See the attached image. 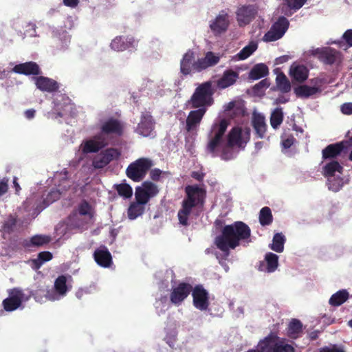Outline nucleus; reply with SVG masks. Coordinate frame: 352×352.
Returning <instances> with one entry per match:
<instances>
[{"instance_id": "obj_1", "label": "nucleus", "mask_w": 352, "mask_h": 352, "mask_svg": "<svg viewBox=\"0 0 352 352\" xmlns=\"http://www.w3.org/2000/svg\"><path fill=\"white\" fill-rule=\"evenodd\" d=\"M228 125V122L225 119L214 123L209 134L207 145V151L212 156H219L224 160L234 158L237 153L236 147L243 148L249 141L250 135L249 129L235 127L226 140L223 135Z\"/></svg>"}, {"instance_id": "obj_2", "label": "nucleus", "mask_w": 352, "mask_h": 352, "mask_svg": "<svg viewBox=\"0 0 352 352\" xmlns=\"http://www.w3.org/2000/svg\"><path fill=\"white\" fill-rule=\"evenodd\" d=\"M250 229L242 221L226 226L221 234L214 239V244L219 249L225 257L229 255L230 250H233L241 243H248L250 240Z\"/></svg>"}, {"instance_id": "obj_3", "label": "nucleus", "mask_w": 352, "mask_h": 352, "mask_svg": "<svg viewBox=\"0 0 352 352\" xmlns=\"http://www.w3.org/2000/svg\"><path fill=\"white\" fill-rule=\"evenodd\" d=\"M187 198L183 201L182 208L178 212L177 216L179 224L186 226L189 225V217L192 208L202 204L206 195L205 190L197 186H189L186 188Z\"/></svg>"}, {"instance_id": "obj_4", "label": "nucleus", "mask_w": 352, "mask_h": 352, "mask_svg": "<svg viewBox=\"0 0 352 352\" xmlns=\"http://www.w3.org/2000/svg\"><path fill=\"white\" fill-rule=\"evenodd\" d=\"M67 278L65 276H58L54 281V287L46 292L39 289L32 293L36 301L43 302L45 300L50 301L59 300L64 298L71 287L67 284Z\"/></svg>"}, {"instance_id": "obj_5", "label": "nucleus", "mask_w": 352, "mask_h": 352, "mask_svg": "<svg viewBox=\"0 0 352 352\" xmlns=\"http://www.w3.org/2000/svg\"><path fill=\"white\" fill-rule=\"evenodd\" d=\"M323 174L327 178V185L329 190L333 192L339 191L347 182V179L343 177V167L336 160L323 161Z\"/></svg>"}, {"instance_id": "obj_6", "label": "nucleus", "mask_w": 352, "mask_h": 352, "mask_svg": "<svg viewBox=\"0 0 352 352\" xmlns=\"http://www.w3.org/2000/svg\"><path fill=\"white\" fill-rule=\"evenodd\" d=\"M214 90L211 81L205 82L199 85L192 94L190 102L194 108H207L213 103L212 96Z\"/></svg>"}, {"instance_id": "obj_7", "label": "nucleus", "mask_w": 352, "mask_h": 352, "mask_svg": "<svg viewBox=\"0 0 352 352\" xmlns=\"http://www.w3.org/2000/svg\"><path fill=\"white\" fill-rule=\"evenodd\" d=\"M53 179L55 184L59 182L58 188L52 189L51 191L47 193L45 197L43 198L42 206H36V209L39 211L43 210L50 204L59 199L60 195L70 186L71 182L67 179L66 171L56 173Z\"/></svg>"}, {"instance_id": "obj_8", "label": "nucleus", "mask_w": 352, "mask_h": 352, "mask_svg": "<svg viewBox=\"0 0 352 352\" xmlns=\"http://www.w3.org/2000/svg\"><path fill=\"white\" fill-rule=\"evenodd\" d=\"M153 165V162L151 160L140 158L127 167L126 170V175L134 182H140Z\"/></svg>"}, {"instance_id": "obj_9", "label": "nucleus", "mask_w": 352, "mask_h": 352, "mask_svg": "<svg viewBox=\"0 0 352 352\" xmlns=\"http://www.w3.org/2000/svg\"><path fill=\"white\" fill-rule=\"evenodd\" d=\"M93 215L94 210L91 206L87 202L82 201L79 204L70 221L75 227L82 229L91 221Z\"/></svg>"}, {"instance_id": "obj_10", "label": "nucleus", "mask_w": 352, "mask_h": 352, "mask_svg": "<svg viewBox=\"0 0 352 352\" xmlns=\"http://www.w3.org/2000/svg\"><path fill=\"white\" fill-rule=\"evenodd\" d=\"M31 295L25 294L24 292L19 288H14L8 291V297L3 300V306L6 311H13L21 307L23 302L29 300Z\"/></svg>"}, {"instance_id": "obj_11", "label": "nucleus", "mask_w": 352, "mask_h": 352, "mask_svg": "<svg viewBox=\"0 0 352 352\" xmlns=\"http://www.w3.org/2000/svg\"><path fill=\"white\" fill-rule=\"evenodd\" d=\"M107 144V138L98 133L91 138L84 140L79 146V151L82 154L97 153Z\"/></svg>"}, {"instance_id": "obj_12", "label": "nucleus", "mask_w": 352, "mask_h": 352, "mask_svg": "<svg viewBox=\"0 0 352 352\" xmlns=\"http://www.w3.org/2000/svg\"><path fill=\"white\" fill-rule=\"evenodd\" d=\"M289 24V21L285 17H280L265 34L263 40L265 42H272L280 39L287 30Z\"/></svg>"}, {"instance_id": "obj_13", "label": "nucleus", "mask_w": 352, "mask_h": 352, "mask_svg": "<svg viewBox=\"0 0 352 352\" xmlns=\"http://www.w3.org/2000/svg\"><path fill=\"white\" fill-rule=\"evenodd\" d=\"M310 85H300L295 88L294 92L298 97L307 98L322 91L323 80L318 78H315L309 81Z\"/></svg>"}, {"instance_id": "obj_14", "label": "nucleus", "mask_w": 352, "mask_h": 352, "mask_svg": "<svg viewBox=\"0 0 352 352\" xmlns=\"http://www.w3.org/2000/svg\"><path fill=\"white\" fill-rule=\"evenodd\" d=\"M98 126L100 129V135L107 138L109 143V135L111 134L121 135L122 133V126L119 121L113 118H100Z\"/></svg>"}, {"instance_id": "obj_15", "label": "nucleus", "mask_w": 352, "mask_h": 352, "mask_svg": "<svg viewBox=\"0 0 352 352\" xmlns=\"http://www.w3.org/2000/svg\"><path fill=\"white\" fill-rule=\"evenodd\" d=\"M309 53L316 56L325 64L331 65L337 63L341 60L340 53L331 47L312 49L309 51Z\"/></svg>"}, {"instance_id": "obj_16", "label": "nucleus", "mask_w": 352, "mask_h": 352, "mask_svg": "<svg viewBox=\"0 0 352 352\" xmlns=\"http://www.w3.org/2000/svg\"><path fill=\"white\" fill-rule=\"evenodd\" d=\"M158 192V188L155 184L151 182H144L140 186L135 188V197L136 200L146 204Z\"/></svg>"}, {"instance_id": "obj_17", "label": "nucleus", "mask_w": 352, "mask_h": 352, "mask_svg": "<svg viewBox=\"0 0 352 352\" xmlns=\"http://www.w3.org/2000/svg\"><path fill=\"white\" fill-rule=\"evenodd\" d=\"M230 25V16L227 11L221 10L209 22V28L214 35H220L224 33Z\"/></svg>"}, {"instance_id": "obj_18", "label": "nucleus", "mask_w": 352, "mask_h": 352, "mask_svg": "<svg viewBox=\"0 0 352 352\" xmlns=\"http://www.w3.org/2000/svg\"><path fill=\"white\" fill-rule=\"evenodd\" d=\"M120 155V152L118 149L113 148H107L94 157L92 164L96 168H102L111 161L117 160Z\"/></svg>"}, {"instance_id": "obj_19", "label": "nucleus", "mask_w": 352, "mask_h": 352, "mask_svg": "<svg viewBox=\"0 0 352 352\" xmlns=\"http://www.w3.org/2000/svg\"><path fill=\"white\" fill-rule=\"evenodd\" d=\"M257 14V8L253 5L241 6L236 12V21L240 27L250 23Z\"/></svg>"}, {"instance_id": "obj_20", "label": "nucleus", "mask_w": 352, "mask_h": 352, "mask_svg": "<svg viewBox=\"0 0 352 352\" xmlns=\"http://www.w3.org/2000/svg\"><path fill=\"white\" fill-rule=\"evenodd\" d=\"M191 292L194 306L199 310H206L210 304L208 292L201 285H197Z\"/></svg>"}, {"instance_id": "obj_21", "label": "nucleus", "mask_w": 352, "mask_h": 352, "mask_svg": "<svg viewBox=\"0 0 352 352\" xmlns=\"http://www.w3.org/2000/svg\"><path fill=\"white\" fill-rule=\"evenodd\" d=\"M270 352H294V347L274 333L267 336Z\"/></svg>"}, {"instance_id": "obj_22", "label": "nucleus", "mask_w": 352, "mask_h": 352, "mask_svg": "<svg viewBox=\"0 0 352 352\" xmlns=\"http://www.w3.org/2000/svg\"><path fill=\"white\" fill-rule=\"evenodd\" d=\"M221 55L212 52H207L204 56L195 61V68L196 72H202L209 67L215 66L219 63Z\"/></svg>"}, {"instance_id": "obj_23", "label": "nucleus", "mask_w": 352, "mask_h": 352, "mask_svg": "<svg viewBox=\"0 0 352 352\" xmlns=\"http://www.w3.org/2000/svg\"><path fill=\"white\" fill-rule=\"evenodd\" d=\"M154 121L150 113L148 112L142 113L135 131L142 136H150L152 135V132L154 129Z\"/></svg>"}, {"instance_id": "obj_24", "label": "nucleus", "mask_w": 352, "mask_h": 352, "mask_svg": "<svg viewBox=\"0 0 352 352\" xmlns=\"http://www.w3.org/2000/svg\"><path fill=\"white\" fill-rule=\"evenodd\" d=\"M192 291V286L186 283H180L173 289L170 301L176 305H180Z\"/></svg>"}, {"instance_id": "obj_25", "label": "nucleus", "mask_w": 352, "mask_h": 352, "mask_svg": "<svg viewBox=\"0 0 352 352\" xmlns=\"http://www.w3.org/2000/svg\"><path fill=\"white\" fill-rule=\"evenodd\" d=\"M136 41L131 36H118L111 42V48L117 52L124 51L131 47H135Z\"/></svg>"}, {"instance_id": "obj_26", "label": "nucleus", "mask_w": 352, "mask_h": 352, "mask_svg": "<svg viewBox=\"0 0 352 352\" xmlns=\"http://www.w3.org/2000/svg\"><path fill=\"white\" fill-rule=\"evenodd\" d=\"M278 267V256L272 252H267L264 260L258 266V270L266 273L274 272Z\"/></svg>"}, {"instance_id": "obj_27", "label": "nucleus", "mask_w": 352, "mask_h": 352, "mask_svg": "<svg viewBox=\"0 0 352 352\" xmlns=\"http://www.w3.org/2000/svg\"><path fill=\"white\" fill-rule=\"evenodd\" d=\"M195 52L192 50H188L183 56L180 61V71L184 75H188L191 72H195Z\"/></svg>"}, {"instance_id": "obj_28", "label": "nucleus", "mask_w": 352, "mask_h": 352, "mask_svg": "<svg viewBox=\"0 0 352 352\" xmlns=\"http://www.w3.org/2000/svg\"><path fill=\"white\" fill-rule=\"evenodd\" d=\"M206 113V108H201L197 110L191 111L186 119V129L188 132H195L197 131L200 122Z\"/></svg>"}, {"instance_id": "obj_29", "label": "nucleus", "mask_w": 352, "mask_h": 352, "mask_svg": "<svg viewBox=\"0 0 352 352\" xmlns=\"http://www.w3.org/2000/svg\"><path fill=\"white\" fill-rule=\"evenodd\" d=\"M289 75L294 80L300 82L308 78L309 70L305 65L295 63L290 67Z\"/></svg>"}, {"instance_id": "obj_30", "label": "nucleus", "mask_w": 352, "mask_h": 352, "mask_svg": "<svg viewBox=\"0 0 352 352\" xmlns=\"http://www.w3.org/2000/svg\"><path fill=\"white\" fill-rule=\"evenodd\" d=\"M94 259L99 265L104 267H109L112 261L111 255L104 246H101L95 251Z\"/></svg>"}, {"instance_id": "obj_31", "label": "nucleus", "mask_w": 352, "mask_h": 352, "mask_svg": "<svg viewBox=\"0 0 352 352\" xmlns=\"http://www.w3.org/2000/svg\"><path fill=\"white\" fill-rule=\"evenodd\" d=\"M239 78V74L229 69L223 72L222 76L217 80V85L219 89H226L235 83Z\"/></svg>"}, {"instance_id": "obj_32", "label": "nucleus", "mask_w": 352, "mask_h": 352, "mask_svg": "<svg viewBox=\"0 0 352 352\" xmlns=\"http://www.w3.org/2000/svg\"><path fill=\"white\" fill-rule=\"evenodd\" d=\"M12 72L20 74L36 75L39 73V67L34 62H28L15 65Z\"/></svg>"}, {"instance_id": "obj_33", "label": "nucleus", "mask_w": 352, "mask_h": 352, "mask_svg": "<svg viewBox=\"0 0 352 352\" xmlns=\"http://www.w3.org/2000/svg\"><path fill=\"white\" fill-rule=\"evenodd\" d=\"M344 147L343 142L329 145L322 150V157L324 161H326V160H333V158L339 155Z\"/></svg>"}, {"instance_id": "obj_34", "label": "nucleus", "mask_w": 352, "mask_h": 352, "mask_svg": "<svg viewBox=\"0 0 352 352\" xmlns=\"http://www.w3.org/2000/svg\"><path fill=\"white\" fill-rule=\"evenodd\" d=\"M35 84L38 89L43 91L52 92L58 89L57 82L46 77L35 78Z\"/></svg>"}, {"instance_id": "obj_35", "label": "nucleus", "mask_w": 352, "mask_h": 352, "mask_svg": "<svg viewBox=\"0 0 352 352\" xmlns=\"http://www.w3.org/2000/svg\"><path fill=\"white\" fill-rule=\"evenodd\" d=\"M252 124L258 136L260 138H264L267 127L265 117L261 113H254Z\"/></svg>"}, {"instance_id": "obj_36", "label": "nucleus", "mask_w": 352, "mask_h": 352, "mask_svg": "<svg viewBox=\"0 0 352 352\" xmlns=\"http://www.w3.org/2000/svg\"><path fill=\"white\" fill-rule=\"evenodd\" d=\"M258 48V44L255 41H251L245 46L239 53L234 55L232 60L234 61L245 60L250 57Z\"/></svg>"}, {"instance_id": "obj_37", "label": "nucleus", "mask_w": 352, "mask_h": 352, "mask_svg": "<svg viewBox=\"0 0 352 352\" xmlns=\"http://www.w3.org/2000/svg\"><path fill=\"white\" fill-rule=\"evenodd\" d=\"M268 74V68L263 63L255 65L250 72L249 77L252 80H258L265 77Z\"/></svg>"}, {"instance_id": "obj_38", "label": "nucleus", "mask_w": 352, "mask_h": 352, "mask_svg": "<svg viewBox=\"0 0 352 352\" xmlns=\"http://www.w3.org/2000/svg\"><path fill=\"white\" fill-rule=\"evenodd\" d=\"M50 237L47 235H35L30 240L24 241V246L26 248L39 247L50 242Z\"/></svg>"}, {"instance_id": "obj_39", "label": "nucleus", "mask_w": 352, "mask_h": 352, "mask_svg": "<svg viewBox=\"0 0 352 352\" xmlns=\"http://www.w3.org/2000/svg\"><path fill=\"white\" fill-rule=\"evenodd\" d=\"M145 204L141 203L139 200L131 204L128 209V217L131 220H134L142 215L144 211Z\"/></svg>"}, {"instance_id": "obj_40", "label": "nucleus", "mask_w": 352, "mask_h": 352, "mask_svg": "<svg viewBox=\"0 0 352 352\" xmlns=\"http://www.w3.org/2000/svg\"><path fill=\"white\" fill-rule=\"evenodd\" d=\"M285 241V235L282 233H276L273 237L272 243L269 246L274 252L281 253L284 250Z\"/></svg>"}, {"instance_id": "obj_41", "label": "nucleus", "mask_w": 352, "mask_h": 352, "mask_svg": "<svg viewBox=\"0 0 352 352\" xmlns=\"http://www.w3.org/2000/svg\"><path fill=\"white\" fill-rule=\"evenodd\" d=\"M348 298V292L346 289H341L331 296L329 302L332 306H340L343 304Z\"/></svg>"}, {"instance_id": "obj_42", "label": "nucleus", "mask_w": 352, "mask_h": 352, "mask_svg": "<svg viewBox=\"0 0 352 352\" xmlns=\"http://www.w3.org/2000/svg\"><path fill=\"white\" fill-rule=\"evenodd\" d=\"M52 258V254L50 252H42L38 254L36 258L32 261V267L34 269H38L44 263L50 261Z\"/></svg>"}, {"instance_id": "obj_43", "label": "nucleus", "mask_w": 352, "mask_h": 352, "mask_svg": "<svg viewBox=\"0 0 352 352\" xmlns=\"http://www.w3.org/2000/svg\"><path fill=\"white\" fill-rule=\"evenodd\" d=\"M276 82L278 89L282 92L287 93L291 89L290 82L284 74H278L276 78Z\"/></svg>"}, {"instance_id": "obj_44", "label": "nucleus", "mask_w": 352, "mask_h": 352, "mask_svg": "<svg viewBox=\"0 0 352 352\" xmlns=\"http://www.w3.org/2000/svg\"><path fill=\"white\" fill-rule=\"evenodd\" d=\"M283 113L281 108H276L270 117V124L274 129H277L283 122Z\"/></svg>"}, {"instance_id": "obj_45", "label": "nucleus", "mask_w": 352, "mask_h": 352, "mask_svg": "<svg viewBox=\"0 0 352 352\" xmlns=\"http://www.w3.org/2000/svg\"><path fill=\"white\" fill-rule=\"evenodd\" d=\"M302 331V324L298 320H292L288 327V334L292 338H296Z\"/></svg>"}, {"instance_id": "obj_46", "label": "nucleus", "mask_w": 352, "mask_h": 352, "mask_svg": "<svg viewBox=\"0 0 352 352\" xmlns=\"http://www.w3.org/2000/svg\"><path fill=\"white\" fill-rule=\"evenodd\" d=\"M115 188L118 195L124 199L131 197L133 195V190L130 185L126 183H122L115 186Z\"/></svg>"}, {"instance_id": "obj_47", "label": "nucleus", "mask_w": 352, "mask_h": 352, "mask_svg": "<svg viewBox=\"0 0 352 352\" xmlns=\"http://www.w3.org/2000/svg\"><path fill=\"white\" fill-rule=\"evenodd\" d=\"M259 221L262 226L269 225L272 221V212L270 208H263L259 214Z\"/></svg>"}, {"instance_id": "obj_48", "label": "nucleus", "mask_w": 352, "mask_h": 352, "mask_svg": "<svg viewBox=\"0 0 352 352\" xmlns=\"http://www.w3.org/2000/svg\"><path fill=\"white\" fill-rule=\"evenodd\" d=\"M307 0H284V5L289 10L296 12L301 8Z\"/></svg>"}, {"instance_id": "obj_49", "label": "nucleus", "mask_w": 352, "mask_h": 352, "mask_svg": "<svg viewBox=\"0 0 352 352\" xmlns=\"http://www.w3.org/2000/svg\"><path fill=\"white\" fill-rule=\"evenodd\" d=\"M69 107L68 105H65L63 107L56 102H54V108L52 113H49V116L53 119H57L58 117H63L65 114L66 109Z\"/></svg>"}, {"instance_id": "obj_50", "label": "nucleus", "mask_w": 352, "mask_h": 352, "mask_svg": "<svg viewBox=\"0 0 352 352\" xmlns=\"http://www.w3.org/2000/svg\"><path fill=\"white\" fill-rule=\"evenodd\" d=\"M247 352H270V346H268L267 337L261 340L255 349L249 350Z\"/></svg>"}, {"instance_id": "obj_51", "label": "nucleus", "mask_w": 352, "mask_h": 352, "mask_svg": "<svg viewBox=\"0 0 352 352\" xmlns=\"http://www.w3.org/2000/svg\"><path fill=\"white\" fill-rule=\"evenodd\" d=\"M16 225V219L12 217H9L4 223L3 230L4 232H10L13 230Z\"/></svg>"}, {"instance_id": "obj_52", "label": "nucleus", "mask_w": 352, "mask_h": 352, "mask_svg": "<svg viewBox=\"0 0 352 352\" xmlns=\"http://www.w3.org/2000/svg\"><path fill=\"white\" fill-rule=\"evenodd\" d=\"M166 298H162L160 300L156 301V302L155 304V309H157L159 315L160 314L166 311V309H167V305H166Z\"/></svg>"}, {"instance_id": "obj_53", "label": "nucleus", "mask_w": 352, "mask_h": 352, "mask_svg": "<svg viewBox=\"0 0 352 352\" xmlns=\"http://www.w3.org/2000/svg\"><path fill=\"white\" fill-rule=\"evenodd\" d=\"M294 142V138L292 135H284L282 137V145L284 148H289Z\"/></svg>"}, {"instance_id": "obj_54", "label": "nucleus", "mask_w": 352, "mask_h": 352, "mask_svg": "<svg viewBox=\"0 0 352 352\" xmlns=\"http://www.w3.org/2000/svg\"><path fill=\"white\" fill-rule=\"evenodd\" d=\"M269 86V83L266 80H263L254 87V91L256 93L262 92L263 90L267 89Z\"/></svg>"}, {"instance_id": "obj_55", "label": "nucleus", "mask_w": 352, "mask_h": 352, "mask_svg": "<svg viewBox=\"0 0 352 352\" xmlns=\"http://www.w3.org/2000/svg\"><path fill=\"white\" fill-rule=\"evenodd\" d=\"M342 38L349 47L352 46V30H346L344 33Z\"/></svg>"}, {"instance_id": "obj_56", "label": "nucleus", "mask_w": 352, "mask_h": 352, "mask_svg": "<svg viewBox=\"0 0 352 352\" xmlns=\"http://www.w3.org/2000/svg\"><path fill=\"white\" fill-rule=\"evenodd\" d=\"M91 292V287L80 288L76 293V296L78 299H81L85 294H90Z\"/></svg>"}, {"instance_id": "obj_57", "label": "nucleus", "mask_w": 352, "mask_h": 352, "mask_svg": "<svg viewBox=\"0 0 352 352\" xmlns=\"http://www.w3.org/2000/svg\"><path fill=\"white\" fill-rule=\"evenodd\" d=\"M341 111L344 114H352V102L344 103L341 106Z\"/></svg>"}, {"instance_id": "obj_58", "label": "nucleus", "mask_w": 352, "mask_h": 352, "mask_svg": "<svg viewBox=\"0 0 352 352\" xmlns=\"http://www.w3.org/2000/svg\"><path fill=\"white\" fill-rule=\"evenodd\" d=\"M8 180L0 182V196L3 195L8 190Z\"/></svg>"}, {"instance_id": "obj_59", "label": "nucleus", "mask_w": 352, "mask_h": 352, "mask_svg": "<svg viewBox=\"0 0 352 352\" xmlns=\"http://www.w3.org/2000/svg\"><path fill=\"white\" fill-rule=\"evenodd\" d=\"M161 171L159 169H154L151 171L150 175L152 179L157 180L159 179Z\"/></svg>"}, {"instance_id": "obj_60", "label": "nucleus", "mask_w": 352, "mask_h": 352, "mask_svg": "<svg viewBox=\"0 0 352 352\" xmlns=\"http://www.w3.org/2000/svg\"><path fill=\"white\" fill-rule=\"evenodd\" d=\"M79 2V0H63V3L65 6L75 8Z\"/></svg>"}, {"instance_id": "obj_61", "label": "nucleus", "mask_w": 352, "mask_h": 352, "mask_svg": "<svg viewBox=\"0 0 352 352\" xmlns=\"http://www.w3.org/2000/svg\"><path fill=\"white\" fill-rule=\"evenodd\" d=\"M35 116V110L34 109H28L25 111V116L28 119H32Z\"/></svg>"}, {"instance_id": "obj_62", "label": "nucleus", "mask_w": 352, "mask_h": 352, "mask_svg": "<svg viewBox=\"0 0 352 352\" xmlns=\"http://www.w3.org/2000/svg\"><path fill=\"white\" fill-rule=\"evenodd\" d=\"M320 352H344L342 349L333 347V348H326L320 351Z\"/></svg>"}, {"instance_id": "obj_63", "label": "nucleus", "mask_w": 352, "mask_h": 352, "mask_svg": "<svg viewBox=\"0 0 352 352\" xmlns=\"http://www.w3.org/2000/svg\"><path fill=\"white\" fill-rule=\"evenodd\" d=\"M192 176L197 180H201L203 178V175L197 172H193Z\"/></svg>"}, {"instance_id": "obj_64", "label": "nucleus", "mask_w": 352, "mask_h": 352, "mask_svg": "<svg viewBox=\"0 0 352 352\" xmlns=\"http://www.w3.org/2000/svg\"><path fill=\"white\" fill-rule=\"evenodd\" d=\"M63 40H64V45L67 46V44L69 43V37L66 34L63 36Z\"/></svg>"}]
</instances>
